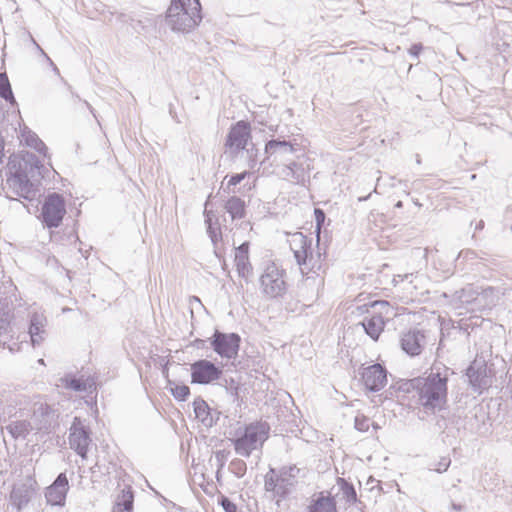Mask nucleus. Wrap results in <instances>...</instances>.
<instances>
[{
  "label": "nucleus",
  "mask_w": 512,
  "mask_h": 512,
  "mask_svg": "<svg viewBox=\"0 0 512 512\" xmlns=\"http://www.w3.org/2000/svg\"><path fill=\"white\" fill-rule=\"evenodd\" d=\"M448 376L446 373H431L426 378L410 379L407 390L416 389L421 405L430 411L441 410L446 406L448 395Z\"/></svg>",
  "instance_id": "obj_1"
},
{
  "label": "nucleus",
  "mask_w": 512,
  "mask_h": 512,
  "mask_svg": "<svg viewBox=\"0 0 512 512\" xmlns=\"http://www.w3.org/2000/svg\"><path fill=\"white\" fill-rule=\"evenodd\" d=\"M289 244L299 265H306L309 271L315 273L324 270L326 255L320 252L316 255L312 254V241L303 233H294Z\"/></svg>",
  "instance_id": "obj_2"
},
{
  "label": "nucleus",
  "mask_w": 512,
  "mask_h": 512,
  "mask_svg": "<svg viewBox=\"0 0 512 512\" xmlns=\"http://www.w3.org/2000/svg\"><path fill=\"white\" fill-rule=\"evenodd\" d=\"M268 434L269 426L266 423L255 422L247 425L243 434L234 440L235 451L241 456H250L252 451L267 440Z\"/></svg>",
  "instance_id": "obj_3"
},
{
  "label": "nucleus",
  "mask_w": 512,
  "mask_h": 512,
  "mask_svg": "<svg viewBox=\"0 0 512 512\" xmlns=\"http://www.w3.org/2000/svg\"><path fill=\"white\" fill-rule=\"evenodd\" d=\"M66 214L65 200L57 193L49 194L41 207V219L48 228L60 226Z\"/></svg>",
  "instance_id": "obj_4"
},
{
  "label": "nucleus",
  "mask_w": 512,
  "mask_h": 512,
  "mask_svg": "<svg viewBox=\"0 0 512 512\" xmlns=\"http://www.w3.org/2000/svg\"><path fill=\"white\" fill-rule=\"evenodd\" d=\"M260 282L263 292L269 297L280 296L285 291L284 271L275 263L266 266Z\"/></svg>",
  "instance_id": "obj_5"
},
{
  "label": "nucleus",
  "mask_w": 512,
  "mask_h": 512,
  "mask_svg": "<svg viewBox=\"0 0 512 512\" xmlns=\"http://www.w3.org/2000/svg\"><path fill=\"white\" fill-rule=\"evenodd\" d=\"M251 140V125L247 121H238L231 126L225 142V147L232 153L244 150Z\"/></svg>",
  "instance_id": "obj_6"
},
{
  "label": "nucleus",
  "mask_w": 512,
  "mask_h": 512,
  "mask_svg": "<svg viewBox=\"0 0 512 512\" xmlns=\"http://www.w3.org/2000/svg\"><path fill=\"white\" fill-rule=\"evenodd\" d=\"M360 381L368 391H380L387 384V371L380 364L363 367L360 370Z\"/></svg>",
  "instance_id": "obj_7"
},
{
  "label": "nucleus",
  "mask_w": 512,
  "mask_h": 512,
  "mask_svg": "<svg viewBox=\"0 0 512 512\" xmlns=\"http://www.w3.org/2000/svg\"><path fill=\"white\" fill-rule=\"evenodd\" d=\"M240 337L237 334H224L216 332L213 336L212 346L221 357H235L239 350Z\"/></svg>",
  "instance_id": "obj_8"
},
{
  "label": "nucleus",
  "mask_w": 512,
  "mask_h": 512,
  "mask_svg": "<svg viewBox=\"0 0 512 512\" xmlns=\"http://www.w3.org/2000/svg\"><path fill=\"white\" fill-rule=\"evenodd\" d=\"M250 243L244 242L234 250V266L238 276L246 282L250 281L254 274V269L250 261Z\"/></svg>",
  "instance_id": "obj_9"
},
{
  "label": "nucleus",
  "mask_w": 512,
  "mask_h": 512,
  "mask_svg": "<svg viewBox=\"0 0 512 512\" xmlns=\"http://www.w3.org/2000/svg\"><path fill=\"white\" fill-rule=\"evenodd\" d=\"M221 370L208 360H199L191 365V378L193 383L208 384L217 380Z\"/></svg>",
  "instance_id": "obj_10"
},
{
  "label": "nucleus",
  "mask_w": 512,
  "mask_h": 512,
  "mask_svg": "<svg viewBox=\"0 0 512 512\" xmlns=\"http://www.w3.org/2000/svg\"><path fill=\"white\" fill-rule=\"evenodd\" d=\"M69 444L70 447L74 449L78 455H80L82 458H86L88 446L90 444V438L87 430L81 425V422L78 418H75L71 427Z\"/></svg>",
  "instance_id": "obj_11"
},
{
  "label": "nucleus",
  "mask_w": 512,
  "mask_h": 512,
  "mask_svg": "<svg viewBox=\"0 0 512 512\" xmlns=\"http://www.w3.org/2000/svg\"><path fill=\"white\" fill-rule=\"evenodd\" d=\"M425 341V334L419 329H409L404 332L400 343L402 349L410 356H418L421 354Z\"/></svg>",
  "instance_id": "obj_12"
},
{
  "label": "nucleus",
  "mask_w": 512,
  "mask_h": 512,
  "mask_svg": "<svg viewBox=\"0 0 512 512\" xmlns=\"http://www.w3.org/2000/svg\"><path fill=\"white\" fill-rule=\"evenodd\" d=\"M68 489L69 483L67 476L64 473L59 474L46 491L47 501L52 505H62L65 502Z\"/></svg>",
  "instance_id": "obj_13"
},
{
  "label": "nucleus",
  "mask_w": 512,
  "mask_h": 512,
  "mask_svg": "<svg viewBox=\"0 0 512 512\" xmlns=\"http://www.w3.org/2000/svg\"><path fill=\"white\" fill-rule=\"evenodd\" d=\"M167 17L177 30H184L195 23V17L184 14V8H182L177 0H172L167 10Z\"/></svg>",
  "instance_id": "obj_14"
},
{
  "label": "nucleus",
  "mask_w": 512,
  "mask_h": 512,
  "mask_svg": "<svg viewBox=\"0 0 512 512\" xmlns=\"http://www.w3.org/2000/svg\"><path fill=\"white\" fill-rule=\"evenodd\" d=\"M307 512H338L336 499L329 492H319L311 499Z\"/></svg>",
  "instance_id": "obj_15"
},
{
  "label": "nucleus",
  "mask_w": 512,
  "mask_h": 512,
  "mask_svg": "<svg viewBox=\"0 0 512 512\" xmlns=\"http://www.w3.org/2000/svg\"><path fill=\"white\" fill-rule=\"evenodd\" d=\"M264 487L266 491L273 492L280 498L286 497L289 493L286 479L281 477L274 469L266 473Z\"/></svg>",
  "instance_id": "obj_16"
},
{
  "label": "nucleus",
  "mask_w": 512,
  "mask_h": 512,
  "mask_svg": "<svg viewBox=\"0 0 512 512\" xmlns=\"http://www.w3.org/2000/svg\"><path fill=\"white\" fill-rule=\"evenodd\" d=\"M34 490L33 483H23L14 486L10 493V500L12 504L20 510L29 503Z\"/></svg>",
  "instance_id": "obj_17"
},
{
  "label": "nucleus",
  "mask_w": 512,
  "mask_h": 512,
  "mask_svg": "<svg viewBox=\"0 0 512 512\" xmlns=\"http://www.w3.org/2000/svg\"><path fill=\"white\" fill-rule=\"evenodd\" d=\"M134 494L132 488L127 486L117 496L111 512H133Z\"/></svg>",
  "instance_id": "obj_18"
},
{
  "label": "nucleus",
  "mask_w": 512,
  "mask_h": 512,
  "mask_svg": "<svg viewBox=\"0 0 512 512\" xmlns=\"http://www.w3.org/2000/svg\"><path fill=\"white\" fill-rule=\"evenodd\" d=\"M363 327L372 339L377 340L384 330L385 321L380 314L372 315L363 322Z\"/></svg>",
  "instance_id": "obj_19"
},
{
  "label": "nucleus",
  "mask_w": 512,
  "mask_h": 512,
  "mask_svg": "<svg viewBox=\"0 0 512 512\" xmlns=\"http://www.w3.org/2000/svg\"><path fill=\"white\" fill-rule=\"evenodd\" d=\"M226 211L233 219L243 218L245 215V203L239 197H231L225 204Z\"/></svg>",
  "instance_id": "obj_20"
},
{
  "label": "nucleus",
  "mask_w": 512,
  "mask_h": 512,
  "mask_svg": "<svg viewBox=\"0 0 512 512\" xmlns=\"http://www.w3.org/2000/svg\"><path fill=\"white\" fill-rule=\"evenodd\" d=\"M44 326V319L42 317L37 315L32 317L29 327V333L33 343H37L42 340Z\"/></svg>",
  "instance_id": "obj_21"
},
{
  "label": "nucleus",
  "mask_w": 512,
  "mask_h": 512,
  "mask_svg": "<svg viewBox=\"0 0 512 512\" xmlns=\"http://www.w3.org/2000/svg\"><path fill=\"white\" fill-rule=\"evenodd\" d=\"M280 150L292 153L295 149L294 146L287 141L270 140L265 145V151L268 154H275Z\"/></svg>",
  "instance_id": "obj_22"
},
{
  "label": "nucleus",
  "mask_w": 512,
  "mask_h": 512,
  "mask_svg": "<svg viewBox=\"0 0 512 512\" xmlns=\"http://www.w3.org/2000/svg\"><path fill=\"white\" fill-rule=\"evenodd\" d=\"M194 412L197 419L201 422H206L211 418L210 408L208 404L200 398H197L193 402Z\"/></svg>",
  "instance_id": "obj_23"
},
{
  "label": "nucleus",
  "mask_w": 512,
  "mask_h": 512,
  "mask_svg": "<svg viewBox=\"0 0 512 512\" xmlns=\"http://www.w3.org/2000/svg\"><path fill=\"white\" fill-rule=\"evenodd\" d=\"M178 3L184 8V14L188 16L199 17L201 4L199 0H177Z\"/></svg>",
  "instance_id": "obj_24"
},
{
  "label": "nucleus",
  "mask_w": 512,
  "mask_h": 512,
  "mask_svg": "<svg viewBox=\"0 0 512 512\" xmlns=\"http://www.w3.org/2000/svg\"><path fill=\"white\" fill-rule=\"evenodd\" d=\"M0 96L10 103H15L11 86L5 73H0Z\"/></svg>",
  "instance_id": "obj_25"
},
{
  "label": "nucleus",
  "mask_w": 512,
  "mask_h": 512,
  "mask_svg": "<svg viewBox=\"0 0 512 512\" xmlns=\"http://www.w3.org/2000/svg\"><path fill=\"white\" fill-rule=\"evenodd\" d=\"M341 490L343 493V498L347 503L355 504L358 501L356 490L351 484L342 481Z\"/></svg>",
  "instance_id": "obj_26"
},
{
  "label": "nucleus",
  "mask_w": 512,
  "mask_h": 512,
  "mask_svg": "<svg viewBox=\"0 0 512 512\" xmlns=\"http://www.w3.org/2000/svg\"><path fill=\"white\" fill-rule=\"evenodd\" d=\"M171 393L175 399L179 401H184L190 395V389L187 385L184 384H175L171 387Z\"/></svg>",
  "instance_id": "obj_27"
},
{
  "label": "nucleus",
  "mask_w": 512,
  "mask_h": 512,
  "mask_svg": "<svg viewBox=\"0 0 512 512\" xmlns=\"http://www.w3.org/2000/svg\"><path fill=\"white\" fill-rule=\"evenodd\" d=\"M371 426H373V423L367 416L359 414L355 417V428L358 431L367 432Z\"/></svg>",
  "instance_id": "obj_28"
},
{
  "label": "nucleus",
  "mask_w": 512,
  "mask_h": 512,
  "mask_svg": "<svg viewBox=\"0 0 512 512\" xmlns=\"http://www.w3.org/2000/svg\"><path fill=\"white\" fill-rule=\"evenodd\" d=\"M64 386L68 389L75 391H82L86 389L85 383L80 379L75 378H64L62 379Z\"/></svg>",
  "instance_id": "obj_29"
},
{
  "label": "nucleus",
  "mask_w": 512,
  "mask_h": 512,
  "mask_svg": "<svg viewBox=\"0 0 512 512\" xmlns=\"http://www.w3.org/2000/svg\"><path fill=\"white\" fill-rule=\"evenodd\" d=\"M315 220H316V233H317V243L319 242L320 238V232L322 225L325 221V213L323 210L317 208L314 211Z\"/></svg>",
  "instance_id": "obj_30"
},
{
  "label": "nucleus",
  "mask_w": 512,
  "mask_h": 512,
  "mask_svg": "<svg viewBox=\"0 0 512 512\" xmlns=\"http://www.w3.org/2000/svg\"><path fill=\"white\" fill-rule=\"evenodd\" d=\"M220 503L225 512H237L236 504L230 501L227 497L222 496Z\"/></svg>",
  "instance_id": "obj_31"
},
{
  "label": "nucleus",
  "mask_w": 512,
  "mask_h": 512,
  "mask_svg": "<svg viewBox=\"0 0 512 512\" xmlns=\"http://www.w3.org/2000/svg\"><path fill=\"white\" fill-rule=\"evenodd\" d=\"M247 174L248 173L245 171V172L231 176L230 179L228 180V185L236 186L237 184H239L242 180H244L246 178Z\"/></svg>",
  "instance_id": "obj_32"
},
{
  "label": "nucleus",
  "mask_w": 512,
  "mask_h": 512,
  "mask_svg": "<svg viewBox=\"0 0 512 512\" xmlns=\"http://www.w3.org/2000/svg\"><path fill=\"white\" fill-rule=\"evenodd\" d=\"M423 50V45L421 43H416V44H413L410 49H409V53L415 57L419 56V54L422 52Z\"/></svg>",
  "instance_id": "obj_33"
},
{
  "label": "nucleus",
  "mask_w": 512,
  "mask_h": 512,
  "mask_svg": "<svg viewBox=\"0 0 512 512\" xmlns=\"http://www.w3.org/2000/svg\"><path fill=\"white\" fill-rule=\"evenodd\" d=\"M475 374H476V371L473 367H469L467 369V376L469 377L470 379V382L473 384V385H476V380L474 379L475 377Z\"/></svg>",
  "instance_id": "obj_34"
},
{
  "label": "nucleus",
  "mask_w": 512,
  "mask_h": 512,
  "mask_svg": "<svg viewBox=\"0 0 512 512\" xmlns=\"http://www.w3.org/2000/svg\"><path fill=\"white\" fill-rule=\"evenodd\" d=\"M3 156H4V141H3L2 137L0 136V163L3 160Z\"/></svg>",
  "instance_id": "obj_35"
},
{
  "label": "nucleus",
  "mask_w": 512,
  "mask_h": 512,
  "mask_svg": "<svg viewBox=\"0 0 512 512\" xmlns=\"http://www.w3.org/2000/svg\"><path fill=\"white\" fill-rule=\"evenodd\" d=\"M20 426H21V427L23 426V427L26 429L27 424H26V423H16V424L14 425V429H15V430H17V429H18V427H20Z\"/></svg>",
  "instance_id": "obj_36"
}]
</instances>
